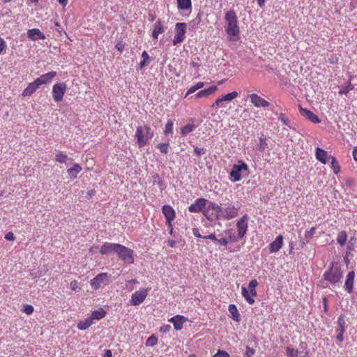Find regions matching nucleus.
Instances as JSON below:
<instances>
[{"label":"nucleus","mask_w":357,"mask_h":357,"mask_svg":"<svg viewBox=\"0 0 357 357\" xmlns=\"http://www.w3.org/2000/svg\"><path fill=\"white\" fill-rule=\"evenodd\" d=\"M173 121L169 120L167 123L165 125V129H164V134L165 135L168 137L169 135L172 133L173 131Z\"/></svg>","instance_id":"4c0bfd02"},{"label":"nucleus","mask_w":357,"mask_h":357,"mask_svg":"<svg viewBox=\"0 0 357 357\" xmlns=\"http://www.w3.org/2000/svg\"><path fill=\"white\" fill-rule=\"evenodd\" d=\"M8 241H14L15 240V236L14 234L12 231L8 232L4 237Z\"/></svg>","instance_id":"4d7b16f0"},{"label":"nucleus","mask_w":357,"mask_h":357,"mask_svg":"<svg viewBox=\"0 0 357 357\" xmlns=\"http://www.w3.org/2000/svg\"><path fill=\"white\" fill-rule=\"evenodd\" d=\"M119 243H112L106 242L101 246L100 252L102 255H108L112 252L116 254L117 249L119 248Z\"/></svg>","instance_id":"2eb2a0df"},{"label":"nucleus","mask_w":357,"mask_h":357,"mask_svg":"<svg viewBox=\"0 0 357 357\" xmlns=\"http://www.w3.org/2000/svg\"><path fill=\"white\" fill-rule=\"evenodd\" d=\"M213 357H230L229 354L223 350H218Z\"/></svg>","instance_id":"09e8293b"},{"label":"nucleus","mask_w":357,"mask_h":357,"mask_svg":"<svg viewBox=\"0 0 357 357\" xmlns=\"http://www.w3.org/2000/svg\"><path fill=\"white\" fill-rule=\"evenodd\" d=\"M196 91H197L195 88V86H192L187 91L186 94H185V97L189 96L190 94H192L193 93H195Z\"/></svg>","instance_id":"e2e57ef3"},{"label":"nucleus","mask_w":357,"mask_h":357,"mask_svg":"<svg viewBox=\"0 0 357 357\" xmlns=\"http://www.w3.org/2000/svg\"><path fill=\"white\" fill-rule=\"evenodd\" d=\"M267 145L266 139L265 138H260L259 143L258 144V149L261 151H264Z\"/></svg>","instance_id":"a19ab883"},{"label":"nucleus","mask_w":357,"mask_h":357,"mask_svg":"<svg viewBox=\"0 0 357 357\" xmlns=\"http://www.w3.org/2000/svg\"><path fill=\"white\" fill-rule=\"evenodd\" d=\"M195 128H196V126L195 124L188 123L181 128V134L182 136H186L189 133L192 132Z\"/></svg>","instance_id":"72a5a7b5"},{"label":"nucleus","mask_w":357,"mask_h":357,"mask_svg":"<svg viewBox=\"0 0 357 357\" xmlns=\"http://www.w3.org/2000/svg\"><path fill=\"white\" fill-rule=\"evenodd\" d=\"M248 217L247 215H243L237 221L236 227L239 238H243L245 236L248 227Z\"/></svg>","instance_id":"1a4fd4ad"},{"label":"nucleus","mask_w":357,"mask_h":357,"mask_svg":"<svg viewBox=\"0 0 357 357\" xmlns=\"http://www.w3.org/2000/svg\"><path fill=\"white\" fill-rule=\"evenodd\" d=\"M165 31V29L161 25L160 22H158V35L163 33Z\"/></svg>","instance_id":"0e129e2a"},{"label":"nucleus","mask_w":357,"mask_h":357,"mask_svg":"<svg viewBox=\"0 0 357 357\" xmlns=\"http://www.w3.org/2000/svg\"><path fill=\"white\" fill-rule=\"evenodd\" d=\"M166 224L167 226V231L169 232V234L173 235L174 229H173L172 222H166Z\"/></svg>","instance_id":"13d9d810"},{"label":"nucleus","mask_w":357,"mask_h":357,"mask_svg":"<svg viewBox=\"0 0 357 357\" xmlns=\"http://www.w3.org/2000/svg\"><path fill=\"white\" fill-rule=\"evenodd\" d=\"M135 136L139 146L142 147L146 144L148 139L152 137V134L150 133V129L147 126H139L137 128Z\"/></svg>","instance_id":"20e7f679"},{"label":"nucleus","mask_w":357,"mask_h":357,"mask_svg":"<svg viewBox=\"0 0 357 357\" xmlns=\"http://www.w3.org/2000/svg\"><path fill=\"white\" fill-rule=\"evenodd\" d=\"M147 296V289H143L135 291L131 296L130 303L132 305L141 304Z\"/></svg>","instance_id":"9d476101"},{"label":"nucleus","mask_w":357,"mask_h":357,"mask_svg":"<svg viewBox=\"0 0 357 357\" xmlns=\"http://www.w3.org/2000/svg\"><path fill=\"white\" fill-rule=\"evenodd\" d=\"M347 235L345 231H342L338 233L337 237V242L340 245H344L347 241Z\"/></svg>","instance_id":"c9c22d12"},{"label":"nucleus","mask_w":357,"mask_h":357,"mask_svg":"<svg viewBox=\"0 0 357 357\" xmlns=\"http://www.w3.org/2000/svg\"><path fill=\"white\" fill-rule=\"evenodd\" d=\"M331 164L333 169V172L335 174H337L340 171V166L336 160V159L333 157H331Z\"/></svg>","instance_id":"c03bdc74"},{"label":"nucleus","mask_w":357,"mask_h":357,"mask_svg":"<svg viewBox=\"0 0 357 357\" xmlns=\"http://www.w3.org/2000/svg\"><path fill=\"white\" fill-rule=\"evenodd\" d=\"M70 288L73 291H77L79 289V283L77 280H74L70 282Z\"/></svg>","instance_id":"864d4df0"},{"label":"nucleus","mask_w":357,"mask_h":357,"mask_svg":"<svg viewBox=\"0 0 357 357\" xmlns=\"http://www.w3.org/2000/svg\"><path fill=\"white\" fill-rule=\"evenodd\" d=\"M354 278L355 272L354 271H349L347 275L344 282V289L349 294H351L353 291Z\"/></svg>","instance_id":"a211bd4d"},{"label":"nucleus","mask_w":357,"mask_h":357,"mask_svg":"<svg viewBox=\"0 0 357 357\" xmlns=\"http://www.w3.org/2000/svg\"><path fill=\"white\" fill-rule=\"evenodd\" d=\"M171 329V326L169 324L163 325L160 328V331L163 333H168Z\"/></svg>","instance_id":"5fc2aeb1"},{"label":"nucleus","mask_w":357,"mask_h":357,"mask_svg":"<svg viewBox=\"0 0 357 357\" xmlns=\"http://www.w3.org/2000/svg\"><path fill=\"white\" fill-rule=\"evenodd\" d=\"M255 354V350L253 348L246 346V351L244 354V357H251Z\"/></svg>","instance_id":"de8ad7c7"},{"label":"nucleus","mask_w":357,"mask_h":357,"mask_svg":"<svg viewBox=\"0 0 357 357\" xmlns=\"http://www.w3.org/2000/svg\"><path fill=\"white\" fill-rule=\"evenodd\" d=\"M315 155L317 160L323 164H326L327 162L328 158H329L327 151L319 147L316 149Z\"/></svg>","instance_id":"b1692460"},{"label":"nucleus","mask_w":357,"mask_h":357,"mask_svg":"<svg viewBox=\"0 0 357 357\" xmlns=\"http://www.w3.org/2000/svg\"><path fill=\"white\" fill-rule=\"evenodd\" d=\"M82 168L80 165L75 163L71 168L67 170L68 174L71 178L74 179L77 178V174L82 171Z\"/></svg>","instance_id":"c85d7f7f"},{"label":"nucleus","mask_w":357,"mask_h":357,"mask_svg":"<svg viewBox=\"0 0 357 357\" xmlns=\"http://www.w3.org/2000/svg\"><path fill=\"white\" fill-rule=\"evenodd\" d=\"M177 8L179 10L191 11L192 1L191 0H176Z\"/></svg>","instance_id":"a878e982"},{"label":"nucleus","mask_w":357,"mask_h":357,"mask_svg":"<svg viewBox=\"0 0 357 357\" xmlns=\"http://www.w3.org/2000/svg\"><path fill=\"white\" fill-rule=\"evenodd\" d=\"M176 33L174 36L172 43L176 45L183 41L185 33H186L187 25L183 22H178L176 24Z\"/></svg>","instance_id":"6e6552de"},{"label":"nucleus","mask_w":357,"mask_h":357,"mask_svg":"<svg viewBox=\"0 0 357 357\" xmlns=\"http://www.w3.org/2000/svg\"><path fill=\"white\" fill-rule=\"evenodd\" d=\"M283 245V236L279 235L276 237L275 241L269 244V251L271 253L276 252L280 250Z\"/></svg>","instance_id":"aec40b11"},{"label":"nucleus","mask_w":357,"mask_h":357,"mask_svg":"<svg viewBox=\"0 0 357 357\" xmlns=\"http://www.w3.org/2000/svg\"><path fill=\"white\" fill-rule=\"evenodd\" d=\"M156 344V337L155 335H152L151 337H149L146 342V346H154Z\"/></svg>","instance_id":"49530a36"},{"label":"nucleus","mask_w":357,"mask_h":357,"mask_svg":"<svg viewBox=\"0 0 357 357\" xmlns=\"http://www.w3.org/2000/svg\"><path fill=\"white\" fill-rule=\"evenodd\" d=\"M300 112L303 116L306 117L308 120H310L311 122L314 123H318L320 122V120L318 118V116L316 114H314L312 112L307 109L301 107Z\"/></svg>","instance_id":"5701e85b"},{"label":"nucleus","mask_w":357,"mask_h":357,"mask_svg":"<svg viewBox=\"0 0 357 357\" xmlns=\"http://www.w3.org/2000/svg\"><path fill=\"white\" fill-rule=\"evenodd\" d=\"M343 273L338 265L333 266L324 273V279L333 285L342 282Z\"/></svg>","instance_id":"7ed1b4c3"},{"label":"nucleus","mask_w":357,"mask_h":357,"mask_svg":"<svg viewBox=\"0 0 357 357\" xmlns=\"http://www.w3.org/2000/svg\"><path fill=\"white\" fill-rule=\"evenodd\" d=\"M257 284H258V282L256 280H252L249 282L248 289L250 291V294L252 296H257V291H256L255 288L257 286Z\"/></svg>","instance_id":"ea45409f"},{"label":"nucleus","mask_w":357,"mask_h":357,"mask_svg":"<svg viewBox=\"0 0 357 357\" xmlns=\"http://www.w3.org/2000/svg\"><path fill=\"white\" fill-rule=\"evenodd\" d=\"M125 47H126V44L124 43H123L122 41H119L116 43V45H115V48L119 52H122L124 49H125Z\"/></svg>","instance_id":"8fccbe9b"},{"label":"nucleus","mask_w":357,"mask_h":357,"mask_svg":"<svg viewBox=\"0 0 357 357\" xmlns=\"http://www.w3.org/2000/svg\"><path fill=\"white\" fill-rule=\"evenodd\" d=\"M228 311L229 314H231V319L236 321L239 322L241 321V316L238 312V310L236 307V306L234 304H230L228 306Z\"/></svg>","instance_id":"bb28decb"},{"label":"nucleus","mask_w":357,"mask_h":357,"mask_svg":"<svg viewBox=\"0 0 357 357\" xmlns=\"http://www.w3.org/2000/svg\"><path fill=\"white\" fill-rule=\"evenodd\" d=\"M238 208L232 204L225 208L220 207L214 202H209L204 211V215L210 221L214 220H230L238 215Z\"/></svg>","instance_id":"f257e3e1"},{"label":"nucleus","mask_w":357,"mask_h":357,"mask_svg":"<svg viewBox=\"0 0 357 357\" xmlns=\"http://www.w3.org/2000/svg\"><path fill=\"white\" fill-rule=\"evenodd\" d=\"M238 93L236 91H233V92L229 93L227 94H225V95L217 98L216 100L215 101V102L211 105V107H225V105H223L224 102L231 101L232 100H234L236 97H238Z\"/></svg>","instance_id":"9b49d317"},{"label":"nucleus","mask_w":357,"mask_h":357,"mask_svg":"<svg viewBox=\"0 0 357 357\" xmlns=\"http://www.w3.org/2000/svg\"><path fill=\"white\" fill-rule=\"evenodd\" d=\"M203 238L204 239H210L214 241H217L218 238H216V236L214 234H211L208 236H203Z\"/></svg>","instance_id":"bf43d9fd"},{"label":"nucleus","mask_w":357,"mask_h":357,"mask_svg":"<svg viewBox=\"0 0 357 357\" xmlns=\"http://www.w3.org/2000/svg\"><path fill=\"white\" fill-rule=\"evenodd\" d=\"M56 75L57 73L56 71H51L47 73L41 75L39 77L36 78V80L40 86L43 84H47L52 81Z\"/></svg>","instance_id":"dca6fc26"},{"label":"nucleus","mask_w":357,"mask_h":357,"mask_svg":"<svg viewBox=\"0 0 357 357\" xmlns=\"http://www.w3.org/2000/svg\"><path fill=\"white\" fill-rule=\"evenodd\" d=\"M192 233L195 235V236H196L197 238H203L204 236L201 235V234L199 233V229L197 228L192 229Z\"/></svg>","instance_id":"680f3d73"},{"label":"nucleus","mask_w":357,"mask_h":357,"mask_svg":"<svg viewBox=\"0 0 357 357\" xmlns=\"http://www.w3.org/2000/svg\"><path fill=\"white\" fill-rule=\"evenodd\" d=\"M6 43L3 38L0 37V54H1L6 49Z\"/></svg>","instance_id":"3c124183"},{"label":"nucleus","mask_w":357,"mask_h":357,"mask_svg":"<svg viewBox=\"0 0 357 357\" xmlns=\"http://www.w3.org/2000/svg\"><path fill=\"white\" fill-rule=\"evenodd\" d=\"M186 319L182 315H176L172 317L169 321L174 325L176 331H180L183 328V326Z\"/></svg>","instance_id":"412c9836"},{"label":"nucleus","mask_w":357,"mask_h":357,"mask_svg":"<svg viewBox=\"0 0 357 357\" xmlns=\"http://www.w3.org/2000/svg\"><path fill=\"white\" fill-rule=\"evenodd\" d=\"M314 233H315V228L312 227L308 231H306L305 237L310 238L312 237V236L314 234Z\"/></svg>","instance_id":"6e6d98bb"},{"label":"nucleus","mask_w":357,"mask_h":357,"mask_svg":"<svg viewBox=\"0 0 357 357\" xmlns=\"http://www.w3.org/2000/svg\"><path fill=\"white\" fill-rule=\"evenodd\" d=\"M352 155L354 159L357 161V147H354L352 151Z\"/></svg>","instance_id":"774afa93"},{"label":"nucleus","mask_w":357,"mask_h":357,"mask_svg":"<svg viewBox=\"0 0 357 357\" xmlns=\"http://www.w3.org/2000/svg\"><path fill=\"white\" fill-rule=\"evenodd\" d=\"M142 56L143 59L142 61H140L139 64V68H142L144 66H145L150 62L149 54L146 51H144L142 52Z\"/></svg>","instance_id":"58836bf2"},{"label":"nucleus","mask_w":357,"mask_h":357,"mask_svg":"<svg viewBox=\"0 0 357 357\" xmlns=\"http://www.w3.org/2000/svg\"><path fill=\"white\" fill-rule=\"evenodd\" d=\"M116 255L125 263L130 264L134 262L133 251L124 245L119 244Z\"/></svg>","instance_id":"39448f33"},{"label":"nucleus","mask_w":357,"mask_h":357,"mask_svg":"<svg viewBox=\"0 0 357 357\" xmlns=\"http://www.w3.org/2000/svg\"><path fill=\"white\" fill-rule=\"evenodd\" d=\"M67 85L64 82L56 83L52 86V96L54 102H59L63 100L66 91Z\"/></svg>","instance_id":"423d86ee"},{"label":"nucleus","mask_w":357,"mask_h":357,"mask_svg":"<svg viewBox=\"0 0 357 357\" xmlns=\"http://www.w3.org/2000/svg\"><path fill=\"white\" fill-rule=\"evenodd\" d=\"M107 314V312L102 307L98 308L96 310H94L91 312V315L90 317L93 320H100L103 319Z\"/></svg>","instance_id":"cd10ccee"},{"label":"nucleus","mask_w":357,"mask_h":357,"mask_svg":"<svg viewBox=\"0 0 357 357\" xmlns=\"http://www.w3.org/2000/svg\"><path fill=\"white\" fill-rule=\"evenodd\" d=\"M217 241L222 245H226L229 243V241L227 240V238H222L220 239H218Z\"/></svg>","instance_id":"052dcab7"},{"label":"nucleus","mask_w":357,"mask_h":357,"mask_svg":"<svg viewBox=\"0 0 357 357\" xmlns=\"http://www.w3.org/2000/svg\"><path fill=\"white\" fill-rule=\"evenodd\" d=\"M194 151L196 153V154L199 156H200L202 155H204L206 153V150L205 149L198 148L197 146L195 147Z\"/></svg>","instance_id":"603ef678"},{"label":"nucleus","mask_w":357,"mask_h":357,"mask_svg":"<svg viewBox=\"0 0 357 357\" xmlns=\"http://www.w3.org/2000/svg\"><path fill=\"white\" fill-rule=\"evenodd\" d=\"M248 98L252 104L257 107H268L270 106V103L265 99L261 98L256 93H252L248 95Z\"/></svg>","instance_id":"f8f14e48"},{"label":"nucleus","mask_w":357,"mask_h":357,"mask_svg":"<svg viewBox=\"0 0 357 357\" xmlns=\"http://www.w3.org/2000/svg\"><path fill=\"white\" fill-rule=\"evenodd\" d=\"M93 324L92 319L88 317L85 319L84 321H80L77 324V328L80 331H85L89 327H90Z\"/></svg>","instance_id":"7c9ffc66"},{"label":"nucleus","mask_w":357,"mask_h":357,"mask_svg":"<svg viewBox=\"0 0 357 357\" xmlns=\"http://www.w3.org/2000/svg\"><path fill=\"white\" fill-rule=\"evenodd\" d=\"M299 354L300 352L296 349H294L290 347H286V354L287 357H301Z\"/></svg>","instance_id":"e433bc0d"},{"label":"nucleus","mask_w":357,"mask_h":357,"mask_svg":"<svg viewBox=\"0 0 357 357\" xmlns=\"http://www.w3.org/2000/svg\"><path fill=\"white\" fill-rule=\"evenodd\" d=\"M68 160V156L63 152H59L55 155V160L59 163H66Z\"/></svg>","instance_id":"f704fd0d"},{"label":"nucleus","mask_w":357,"mask_h":357,"mask_svg":"<svg viewBox=\"0 0 357 357\" xmlns=\"http://www.w3.org/2000/svg\"><path fill=\"white\" fill-rule=\"evenodd\" d=\"M207 200L204 198L197 199L194 204L188 207V211L191 213H199L206 206Z\"/></svg>","instance_id":"ddd939ff"},{"label":"nucleus","mask_w":357,"mask_h":357,"mask_svg":"<svg viewBox=\"0 0 357 357\" xmlns=\"http://www.w3.org/2000/svg\"><path fill=\"white\" fill-rule=\"evenodd\" d=\"M112 351L110 349H106L105 351L104 357H112Z\"/></svg>","instance_id":"338daca9"},{"label":"nucleus","mask_w":357,"mask_h":357,"mask_svg":"<svg viewBox=\"0 0 357 357\" xmlns=\"http://www.w3.org/2000/svg\"><path fill=\"white\" fill-rule=\"evenodd\" d=\"M218 89V87L216 86H211L208 89L199 91L198 93H197L195 96L196 99L201 98L203 97H207L213 93H215Z\"/></svg>","instance_id":"393cba45"},{"label":"nucleus","mask_w":357,"mask_h":357,"mask_svg":"<svg viewBox=\"0 0 357 357\" xmlns=\"http://www.w3.org/2000/svg\"><path fill=\"white\" fill-rule=\"evenodd\" d=\"M225 22L227 26L225 31L229 36V40H234V38L238 37L240 33L238 24L237 15L234 10H229L225 13Z\"/></svg>","instance_id":"f03ea898"},{"label":"nucleus","mask_w":357,"mask_h":357,"mask_svg":"<svg viewBox=\"0 0 357 357\" xmlns=\"http://www.w3.org/2000/svg\"><path fill=\"white\" fill-rule=\"evenodd\" d=\"M27 36L32 40H44L45 39V34L41 32L38 29H31L27 31Z\"/></svg>","instance_id":"4be33fe9"},{"label":"nucleus","mask_w":357,"mask_h":357,"mask_svg":"<svg viewBox=\"0 0 357 357\" xmlns=\"http://www.w3.org/2000/svg\"><path fill=\"white\" fill-rule=\"evenodd\" d=\"M337 333H338V334L337 335V337H336L337 340L340 342H342L344 340L343 335L344 333H341V332H337Z\"/></svg>","instance_id":"69168bd1"},{"label":"nucleus","mask_w":357,"mask_h":357,"mask_svg":"<svg viewBox=\"0 0 357 357\" xmlns=\"http://www.w3.org/2000/svg\"><path fill=\"white\" fill-rule=\"evenodd\" d=\"M109 275L107 273H100L98 274L90 282L91 287L96 290L98 289L102 282L108 278Z\"/></svg>","instance_id":"4468645a"},{"label":"nucleus","mask_w":357,"mask_h":357,"mask_svg":"<svg viewBox=\"0 0 357 357\" xmlns=\"http://www.w3.org/2000/svg\"><path fill=\"white\" fill-rule=\"evenodd\" d=\"M239 162L240 164L234 165L230 172V177L234 182L240 181L242 178L241 172L248 169V167L245 162L241 161Z\"/></svg>","instance_id":"0eeeda50"},{"label":"nucleus","mask_w":357,"mask_h":357,"mask_svg":"<svg viewBox=\"0 0 357 357\" xmlns=\"http://www.w3.org/2000/svg\"><path fill=\"white\" fill-rule=\"evenodd\" d=\"M33 311L34 308L32 305L28 304L24 305L23 312L26 314L30 315L33 312Z\"/></svg>","instance_id":"a18cd8bd"},{"label":"nucleus","mask_w":357,"mask_h":357,"mask_svg":"<svg viewBox=\"0 0 357 357\" xmlns=\"http://www.w3.org/2000/svg\"><path fill=\"white\" fill-rule=\"evenodd\" d=\"M162 212L164 215L166 222H172L175 218V211L169 205H165L162 208Z\"/></svg>","instance_id":"f3484780"},{"label":"nucleus","mask_w":357,"mask_h":357,"mask_svg":"<svg viewBox=\"0 0 357 357\" xmlns=\"http://www.w3.org/2000/svg\"><path fill=\"white\" fill-rule=\"evenodd\" d=\"M242 295L245 299V301L250 305L255 303L254 297L250 294V291L248 290L245 287H242L241 288Z\"/></svg>","instance_id":"2f4dec72"},{"label":"nucleus","mask_w":357,"mask_h":357,"mask_svg":"<svg viewBox=\"0 0 357 357\" xmlns=\"http://www.w3.org/2000/svg\"><path fill=\"white\" fill-rule=\"evenodd\" d=\"M279 120L283 123V124L286 125L289 128H291V123L289 120L284 116V114H280L279 115Z\"/></svg>","instance_id":"37998d69"},{"label":"nucleus","mask_w":357,"mask_h":357,"mask_svg":"<svg viewBox=\"0 0 357 357\" xmlns=\"http://www.w3.org/2000/svg\"><path fill=\"white\" fill-rule=\"evenodd\" d=\"M337 327L336 328L337 332L344 333L346 331L347 326L345 317L343 314L339 316L337 321Z\"/></svg>","instance_id":"c756f323"},{"label":"nucleus","mask_w":357,"mask_h":357,"mask_svg":"<svg viewBox=\"0 0 357 357\" xmlns=\"http://www.w3.org/2000/svg\"><path fill=\"white\" fill-rule=\"evenodd\" d=\"M169 143H162L158 144V149L162 153L167 154L168 153Z\"/></svg>","instance_id":"79ce46f5"},{"label":"nucleus","mask_w":357,"mask_h":357,"mask_svg":"<svg viewBox=\"0 0 357 357\" xmlns=\"http://www.w3.org/2000/svg\"><path fill=\"white\" fill-rule=\"evenodd\" d=\"M351 77L349 79V82L346 86H340V91L339 94H347L350 91L353 90L354 89V84L351 83Z\"/></svg>","instance_id":"473e14b6"},{"label":"nucleus","mask_w":357,"mask_h":357,"mask_svg":"<svg viewBox=\"0 0 357 357\" xmlns=\"http://www.w3.org/2000/svg\"><path fill=\"white\" fill-rule=\"evenodd\" d=\"M40 85L36 80V79L33 82L28 84V86L23 90L22 95L24 97H27L31 96L39 87Z\"/></svg>","instance_id":"6ab92c4d"}]
</instances>
